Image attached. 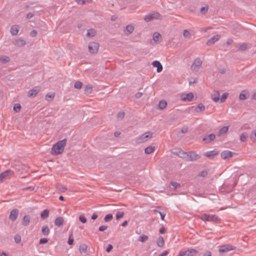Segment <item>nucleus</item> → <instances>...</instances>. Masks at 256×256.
<instances>
[{
	"label": "nucleus",
	"mask_w": 256,
	"mask_h": 256,
	"mask_svg": "<svg viewBox=\"0 0 256 256\" xmlns=\"http://www.w3.org/2000/svg\"><path fill=\"white\" fill-rule=\"evenodd\" d=\"M66 143V138L62 140L58 141L53 146L52 148L51 153L52 154L55 155L61 154L64 152Z\"/></svg>",
	"instance_id": "1"
},
{
	"label": "nucleus",
	"mask_w": 256,
	"mask_h": 256,
	"mask_svg": "<svg viewBox=\"0 0 256 256\" xmlns=\"http://www.w3.org/2000/svg\"><path fill=\"white\" fill-rule=\"evenodd\" d=\"M200 218L204 221L212 222H218L220 221V218L215 214H204L201 215Z\"/></svg>",
	"instance_id": "2"
},
{
	"label": "nucleus",
	"mask_w": 256,
	"mask_h": 256,
	"mask_svg": "<svg viewBox=\"0 0 256 256\" xmlns=\"http://www.w3.org/2000/svg\"><path fill=\"white\" fill-rule=\"evenodd\" d=\"M162 20V17L160 13L158 12H154L152 14H149L147 15H146L144 18V20L146 22H149L153 20Z\"/></svg>",
	"instance_id": "3"
},
{
	"label": "nucleus",
	"mask_w": 256,
	"mask_h": 256,
	"mask_svg": "<svg viewBox=\"0 0 256 256\" xmlns=\"http://www.w3.org/2000/svg\"><path fill=\"white\" fill-rule=\"evenodd\" d=\"M202 62L200 58H196L195 59L190 67L191 70L194 72L198 71L202 66Z\"/></svg>",
	"instance_id": "4"
},
{
	"label": "nucleus",
	"mask_w": 256,
	"mask_h": 256,
	"mask_svg": "<svg viewBox=\"0 0 256 256\" xmlns=\"http://www.w3.org/2000/svg\"><path fill=\"white\" fill-rule=\"evenodd\" d=\"M198 253V251L194 248L188 249L185 251H180L178 256H194Z\"/></svg>",
	"instance_id": "5"
},
{
	"label": "nucleus",
	"mask_w": 256,
	"mask_h": 256,
	"mask_svg": "<svg viewBox=\"0 0 256 256\" xmlns=\"http://www.w3.org/2000/svg\"><path fill=\"white\" fill-rule=\"evenodd\" d=\"M236 247L230 244H224L218 250V252L220 254L222 255V254L226 252L232 250H234Z\"/></svg>",
	"instance_id": "6"
},
{
	"label": "nucleus",
	"mask_w": 256,
	"mask_h": 256,
	"mask_svg": "<svg viewBox=\"0 0 256 256\" xmlns=\"http://www.w3.org/2000/svg\"><path fill=\"white\" fill-rule=\"evenodd\" d=\"M99 44L96 42H91L90 43L88 48L90 53L95 54L98 51Z\"/></svg>",
	"instance_id": "7"
},
{
	"label": "nucleus",
	"mask_w": 256,
	"mask_h": 256,
	"mask_svg": "<svg viewBox=\"0 0 256 256\" xmlns=\"http://www.w3.org/2000/svg\"><path fill=\"white\" fill-rule=\"evenodd\" d=\"M234 154H236L235 152L226 150L221 153V157L222 159L226 160L232 158Z\"/></svg>",
	"instance_id": "8"
},
{
	"label": "nucleus",
	"mask_w": 256,
	"mask_h": 256,
	"mask_svg": "<svg viewBox=\"0 0 256 256\" xmlns=\"http://www.w3.org/2000/svg\"><path fill=\"white\" fill-rule=\"evenodd\" d=\"M188 159L190 161H194L200 158V156L194 152H188L187 154Z\"/></svg>",
	"instance_id": "9"
},
{
	"label": "nucleus",
	"mask_w": 256,
	"mask_h": 256,
	"mask_svg": "<svg viewBox=\"0 0 256 256\" xmlns=\"http://www.w3.org/2000/svg\"><path fill=\"white\" fill-rule=\"evenodd\" d=\"M40 86H35L32 89L29 90L28 92V96L30 97H34L36 95L40 92Z\"/></svg>",
	"instance_id": "10"
},
{
	"label": "nucleus",
	"mask_w": 256,
	"mask_h": 256,
	"mask_svg": "<svg viewBox=\"0 0 256 256\" xmlns=\"http://www.w3.org/2000/svg\"><path fill=\"white\" fill-rule=\"evenodd\" d=\"M18 212V210L16 208L12 210L9 216L10 220L12 222H14L17 219Z\"/></svg>",
	"instance_id": "11"
},
{
	"label": "nucleus",
	"mask_w": 256,
	"mask_h": 256,
	"mask_svg": "<svg viewBox=\"0 0 256 256\" xmlns=\"http://www.w3.org/2000/svg\"><path fill=\"white\" fill-rule=\"evenodd\" d=\"M216 138L215 134H210L208 136H205L203 138L202 140L205 142L206 144H208L214 140Z\"/></svg>",
	"instance_id": "12"
},
{
	"label": "nucleus",
	"mask_w": 256,
	"mask_h": 256,
	"mask_svg": "<svg viewBox=\"0 0 256 256\" xmlns=\"http://www.w3.org/2000/svg\"><path fill=\"white\" fill-rule=\"evenodd\" d=\"M13 171L10 170H6L0 174L4 180L10 178L13 175Z\"/></svg>",
	"instance_id": "13"
},
{
	"label": "nucleus",
	"mask_w": 256,
	"mask_h": 256,
	"mask_svg": "<svg viewBox=\"0 0 256 256\" xmlns=\"http://www.w3.org/2000/svg\"><path fill=\"white\" fill-rule=\"evenodd\" d=\"M220 36L218 34H216V36H213L210 39L208 40L206 42V44L208 46H210L214 44L216 42L219 40Z\"/></svg>",
	"instance_id": "14"
},
{
	"label": "nucleus",
	"mask_w": 256,
	"mask_h": 256,
	"mask_svg": "<svg viewBox=\"0 0 256 256\" xmlns=\"http://www.w3.org/2000/svg\"><path fill=\"white\" fill-rule=\"evenodd\" d=\"M194 98V94L192 92L188 93L186 94L182 95V100L184 102H190L192 101Z\"/></svg>",
	"instance_id": "15"
},
{
	"label": "nucleus",
	"mask_w": 256,
	"mask_h": 256,
	"mask_svg": "<svg viewBox=\"0 0 256 256\" xmlns=\"http://www.w3.org/2000/svg\"><path fill=\"white\" fill-rule=\"evenodd\" d=\"M218 152L216 150H213L209 152H207L204 153V155L208 157V158L212 159L214 156L218 155Z\"/></svg>",
	"instance_id": "16"
},
{
	"label": "nucleus",
	"mask_w": 256,
	"mask_h": 256,
	"mask_svg": "<svg viewBox=\"0 0 256 256\" xmlns=\"http://www.w3.org/2000/svg\"><path fill=\"white\" fill-rule=\"evenodd\" d=\"M152 132H148L145 133L144 134L141 136L140 139L142 142H145L148 140V138H150L152 137Z\"/></svg>",
	"instance_id": "17"
},
{
	"label": "nucleus",
	"mask_w": 256,
	"mask_h": 256,
	"mask_svg": "<svg viewBox=\"0 0 256 256\" xmlns=\"http://www.w3.org/2000/svg\"><path fill=\"white\" fill-rule=\"evenodd\" d=\"M152 64L153 66L157 68L156 71L158 72H160L162 70V66L160 62L155 60L152 62Z\"/></svg>",
	"instance_id": "18"
},
{
	"label": "nucleus",
	"mask_w": 256,
	"mask_h": 256,
	"mask_svg": "<svg viewBox=\"0 0 256 256\" xmlns=\"http://www.w3.org/2000/svg\"><path fill=\"white\" fill-rule=\"evenodd\" d=\"M12 44L18 46H22L26 44L24 40L22 39H17L12 41Z\"/></svg>",
	"instance_id": "19"
},
{
	"label": "nucleus",
	"mask_w": 256,
	"mask_h": 256,
	"mask_svg": "<svg viewBox=\"0 0 256 256\" xmlns=\"http://www.w3.org/2000/svg\"><path fill=\"white\" fill-rule=\"evenodd\" d=\"M64 222V219L62 216H58L55 219L54 224L58 227L62 226Z\"/></svg>",
	"instance_id": "20"
},
{
	"label": "nucleus",
	"mask_w": 256,
	"mask_h": 256,
	"mask_svg": "<svg viewBox=\"0 0 256 256\" xmlns=\"http://www.w3.org/2000/svg\"><path fill=\"white\" fill-rule=\"evenodd\" d=\"M30 222V216L28 215H25L22 221V224L24 226H28Z\"/></svg>",
	"instance_id": "21"
},
{
	"label": "nucleus",
	"mask_w": 256,
	"mask_h": 256,
	"mask_svg": "<svg viewBox=\"0 0 256 256\" xmlns=\"http://www.w3.org/2000/svg\"><path fill=\"white\" fill-rule=\"evenodd\" d=\"M18 26L14 25L10 28V33L12 36H16L18 32Z\"/></svg>",
	"instance_id": "22"
},
{
	"label": "nucleus",
	"mask_w": 256,
	"mask_h": 256,
	"mask_svg": "<svg viewBox=\"0 0 256 256\" xmlns=\"http://www.w3.org/2000/svg\"><path fill=\"white\" fill-rule=\"evenodd\" d=\"M248 92L244 90H242L239 96V98L241 100H246L248 98Z\"/></svg>",
	"instance_id": "23"
},
{
	"label": "nucleus",
	"mask_w": 256,
	"mask_h": 256,
	"mask_svg": "<svg viewBox=\"0 0 256 256\" xmlns=\"http://www.w3.org/2000/svg\"><path fill=\"white\" fill-rule=\"evenodd\" d=\"M49 210L48 209H46L42 212L40 214V217L42 220H44L49 215Z\"/></svg>",
	"instance_id": "24"
},
{
	"label": "nucleus",
	"mask_w": 256,
	"mask_h": 256,
	"mask_svg": "<svg viewBox=\"0 0 256 256\" xmlns=\"http://www.w3.org/2000/svg\"><path fill=\"white\" fill-rule=\"evenodd\" d=\"M96 34V31L92 28L88 30L86 36L88 37H93Z\"/></svg>",
	"instance_id": "25"
},
{
	"label": "nucleus",
	"mask_w": 256,
	"mask_h": 256,
	"mask_svg": "<svg viewBox=\"0 0 256 256\" xmlns=\"http://www.w3.org/2000/svg\"><path fill=\"white\" fill-rule=\"evenodd\" d=\"M164 238L160 236L158 237V240H157V245L159 247H162L164 246Z\"/></svg>",
	"instance_id": "26"
},
{
	"label": "nucleus",
	"mask_w": 256,
	"mask_h": 256,
	"mask_svg": "<svg viewBox=\"0 0 256 256\" xmlns=\"http://www.w3.org/2000/svg\"><path fill=\"white\" fill-rule=\"evenodd\" d=\"M56 188L57 190L61 192H64L67 190L64 186L59 184L56 185Z\"/></svg>",
	"instance_id": "27"
},
{
	"label": "nucleus",
	"mask_w": 256,
	"mask_h": 256,
	"mask_svg": "<svg viewBox=\"0 0 256 256\" xmlns=\"http://www.w3.org/2000/svg\"><path fill=\"white\" fill-rule=\"evenodd\" d=\"M228 127L226 126H223L222 128L218 132V136H220L222 134H224L226 133L228 131Z\"/></svg>",
	"instance_id": "28"
},
{
	"label": "nucleus",
	"mask_w": 256,
	"mask_h": 256,
	"mask_svg": "<svg viewBox=\"0 0 256 256\" xmlns=\"http://www.w3.org/2000/svg\"><path fill=\"white\" fill-rule=\"evenodd\" d=\"M42 232L44 235L48 236L50 233V229L48 226H44L42 228Z\"/></svg>",
	"instance_id": "29"
},
{
	"label": "nucleus",
	"mask_w": 256,
	"mask_h": 256,
	"mask_svg": "<svg viewBox=\"0 0 256 256\" xmlns=\"http://www.w3.org/2000/svg\"><path fill=\"white\" fill-rule=\"evenodd\" d=\"M220 94L218 92H217L216 94H214L212 96V100L216 102H218L220 100Z\"/></svg>",
	"instance_id": "30"
},
{
	"label": "nucleus",
	"mask_w": 256,
	"mask_h": 256,
	"mask_svg": "<svg viewBox=\"0 0 256 256\" xmlns=\"http://www.w3.org/2000/svg\"><path fill=\"white\" fill-rule=\"evenodd\" d=\"M167 106V102L164 100H160L158 104V106L160 109L162 110L164 108Z\"/></svg>",
	"instance_id": "31"
},
{
	"label": "nucleus",
	"mask_w": 256,
	"mask_h": 256,
	"mask_svg": "<svg viewBox=\"0 0 256 256\" xmlns=\"http://www.w3.org/2000/svg\"><path fill=\"white\" fill-rule=\"evenodd\" d=\"M88 246L86 244H82L80 245L79 248V250L80 252H86L87 251Z\"/></svg>",
	"instance_id": "32"
},
{
	"label": "nucleus",
	"mask_w": 256,
	"mask_h": 256,
	"mask_svg": "<svg viewBox=\"0 0 256 256\" xmlns=\"http://www.w3.org/2000/svg\"><path fill=\"white\" fill-rule=\"evenodd\" d=\"M161 38V35L158 32H155L153 35V40L155 42H158L159 38Z\"/></svg>",
	"instance_id": "33"
},
{
	"label": "nucleus",
	"mask_w": 256,
	"mask_h": 256,
	"mask_svg": "<svg viewBox=\"0 0 256 256\" xmlns=\"http://www.w3.org/2000/svg\"><path fill=\"white\" fill-rule=\"evenodd\" d=\"M126 30L128 32V34H130L133 32L134 30V27L131 24L128 25L126 27Z\"/></svg>",
	"instance_id": "34"
},
{
	"label": "nucleus",
	"mask_w": 256,
	"mask_h": 256,
	"mask_svg": "<svg viewBox=\"0 0 256 256\" xmlns=\"http://www.w3.org/2000/svg\"><path fill=\"white\" fill-rule=\"evenodd\" d=\"M0 60L1 62H4V63L8 62L10 60V58L8 56H2L0 58Z\"/></svg>",
	"instance_id": "35"
},
{
	"label": "nucleus",
	"mask_w": 256,
	"mask_h": 256,
	"mask_svg": "<svg viewBox=\"0 0 256 256\" xmlns=\"http://www.w3.org/2000/svg\"><path fill=\"white\" fill-rule=\"evenodd\" d=\"M154 147L148 146L144 150V152L146 154H150L154 151Z\"/></svg>",
	"instance_id": "36"
},
{
	"label": "nucleus",
	"mask_w": 256,
	"mask_h": 256,
	"mask_svg": "<svg viewBox=\"0 0 256 256\" xmlns=\"http://www.w3.org/2000/svg\"><path fill=\"white\" fill-rule=\"evenodd\" d=\"M248 137V135L246 132L242 133L240 136V140L242 142H244L246 140Z\"/></svg>",
	"instance_id": "37"
},
{
	"label": "nucleus",
	"mask_w": 256,
	"mask_h": 256,
	"mask_svg": "<svg viewBox=\"0 0 256 256\" xmlns=\"http://www.w3.org/2000/svg\"><path fill=\"white\" fill-rule=\"evenodd\" d=\"M205 110V106L202 104H200L196 108V110L197 112L204 111Z\"/></svg>",
	"instance_id": "38"
},
{
	"label": "nucleus",
	"mask_w": 256,
	"mask_h": 256,
	"mask_svg": "<svg viewBox=\"0 0 256 256\" xmlns=\"http://www.w3.org/2000/svg\"><path fill=\"white\" fill-rule=\"evenodd\" d=\"M14 110L16 112H18L21 109V106L20 104H15L13 108Z\"/></svg>",
	"instance_id": "39"
},
{
	"label": "nucleus",
	"mask_w": 256,
	"mask_h": 256,
	"mask_svg": "<svg viewBox=\"0 0 256 256\" xmlns=\"http://www.w3.org/2000/svg\"><path fill=\"white\" fill-rule=\"evenodd\" d=\"M113 218L112 214H106L104 218V220L105 222H108L110 221Z\"/></svg>",
	"instance_id": "40"
},
{
	"label": "nucleus",
	"mask_w": 256,
	"mask_h": 256,
	"mask_svg": "<svg viewBox=\"0 0 256 256\" xmlns=\"http://www.w3.org/2000/svg\"><path fill=\"white\" fill-rule=\"evenodd\" d=\"M208 5H206L200 8V12L202 14H204L208 12Z\"/></svg>",
	"instance_id": "41"
},
{
	"label": "nucleus",
	"mask_w": 256,
	"mask_h": 256,
	"mask_svg": "<svg viewBox=\"0 0 256 256\" xmlns=\"http://www.w3.org/2000/svg\"><path fill=\"white\" fill-rule=\"evenodd\" d=\"M183 36L185 38H190L191 34L188 30H184L183 32Z\"/></svg>",
	"instance_id": "42"
},
{
	"label": "nucleus",
	"mask_w": 256,
	"mask_h": 256,
	"mask_svg": "<svg viewBox=\"0 0 256 256\" xmlns=\"http://www.w3.org/2000/svg\"><path fill=\"white\" fill-rule=\"evenodd\" d=\"M148 236L143 234L139 238L138 240L142 242H144L147 240H148Z\"/></svg>",
	"instance_id": "43"
},
{
	"label": "nucleus",
	"mask_w": 256,
	"mask_h": 256,
	"mask_svg": "<svg viewBox=\"0 0 256 256\" xmlns=\"http://www.w3.org/2000/svg\"><path fill=\"white\" fill-rule=\"evenodd\" d=\"M124 214V212H118L116 214V219L118 220L119 219L122 218Z\"/></svg>",
	"instance_id": "44"
},
{
	"label": "nucleus",
	"mask_w": 256,
	"mask_h": 256,
	"mask_svg": "<svg viewBox=\"0 0 256 256\" xmlns=\"http://www.w3.org/2000/svg\"><path fill=\"white\" fill-rule=\"evenodd\" d=\"M248 48L247 44L246 43H243L238 48V50L240 51H244L246 50Z\"/></svg>",
	"instance_id": "45"
},
{
	"label": "nucleus",
	"mask_w": 256,
	"mask_h": 256,
	"mask_svg": "<svg viewBox=\"0 0 256 256\" xmlns=\"http://www.w3.org/2000/svg\"><path fill=\"white\" fill-rule=\"evenodd\" d=\"M228 92L224 93L220 98V102H224L226 100V98H228Z\"/></svg>",
	"instance_id": "46"
},
{
	"label": "nucleus",
	"mask_w": 256,
	"mask_h": 256,
	"mask_svg": "<svg viewBox=\"0 0 256 256\" xmlns=\"http://www.w3.org/2000/svg\"><path fill=\"white\" fill-rule=\"evenodd\" d=\"M85 92L87 93L90 94L92 90V86L90 85H87L85 87Z\"/></svg>",
	"instance_id": "47"
},
{
	"label": "nucleus",
	"mask_w": 256,
	"mask_h": 256,
	"mask_svg": "<svg viewBox=\"0 0 256 256\" xmlns=\"http://www.w3.org/2000/svg\"><path fill=\"white\" fill-rule=\"evenodd\" d=\"M82 82H80V81H77L75 82L74 87L76 88L80 89L82 88Z\"/></svg>",
	"instance_id": "48"
},
{
	"label": "nucleus",
	"mask_w": 256,
	"mask_h": 256,
	"mask_svg": "<svg viewBox=\"0 0 256 256\" xmlns=\"http://www.w3.org/2000/svg\"><path fill=\"white\" fill-rule=\"evenodd\" d=\"M170 184H171L172 186H174V189H177L180 187V184L177 182H171Z\"/></svg>",
	"instance_id": "49"
},
{
	"label": "nucleus",
	"mask_w": 256,
	"mask_h": 256,
	"mask_svg": "<svg viewBox=\"0 0 256 256\" xmlns=\"http://www.w3.org/2000/svg\"><path fill=\"white\" fill-rule=\"evenodd\" d=\"M54 97V94H48L46 96V100H53Z\"/></svg>",
	"instance_id": "50"
},
{
	"label": "nucleus",
	"mask_w": 256,
	"mask_h": 256,
	"mask_svg": "<svg viewBox=\"0 0 256 256\" xmlns=\"http://www.w3.org/2000/svg\"><path fill=\"white\" fill-rule=\"evenodd\" d=\"M79 220L82 222V223H86L87 221V220L86 218L83 216V215H80L79 216Z\"/></svg>",
	"instance_id": "51"
},
{
	"label": "nucleus",
	"mask_w": 256,
	"mask_h": 256,
	"mask_svg": "<svg viewBox=\"0 0 256 256\" xmlns=\"http://www.w3.org/2000/svg\"><path fill=\"white\" fill-rule=\"evenodd\" d=\"M250 138L254 142L256 140V130L252 132Z\"/></svg>",
	"instance_id": "52"
},
{
	"label": "nucleus",
	"mask_w": 256,
	"mask_h": 256,
	"mask_svg": "<svg viewBox=\"0 0 256 256\" xmlns=\"http://www.w3.org/2000/svg\"><path fill=\"white\" fill-rule=\"evenodd\" d=\"M14 241L16 243L18 244L21 241V237L19 235H16L14 236Z\"/></svg>",
	"instance_id": "53"
},
{
	"label": "nucleus",
	"mask_w": 256,
	"mask_h": 256,
	"mask_svg": "<svg viewBox=\"0 0 256 256\" xmlns=\"http://www.w3.org/2000/svg\"><path fill=\"white\" fill-rule=\"evenodd\" d=\"M124 116V112H120L117 114V118H118L122 119Z\"/></svg>",
	"instance_id": "54"
},
{
	"label": "nucleus",
	"mask_w": 256,
	"mask_h": 256,
	"mask_svg": "<svg viewBox=\"0 0 256 256\" xmlns=\"http://www.w3.org/2000/svg\"><path fill=\"white\" fill-rule=\"evenodd\" d=\"M207 174H208V172L206 170H202L199 174L198 176H202V177H205L207 176Z\"/></svg>",
	"instance_id": "55"
},
{
	"label": "nucleus",
	"mask_w": 256,
	"mask_h": 256,
	"mask_svg": "<svg viewBox=\"0 0 256 256\" xmlns=\"http://www.w3.org/2000/svg\"><path fill=\"white\" fill-rule=\"evenodd\" d=\"M48 242V240L46 238H40L39 241V244H44L47 243Z\"/></svg>",
	"instance_id": "56"
},
{
	"label": "nucleus",
	"mask_w": 256,
	"mask_h": 256,
	"mask_svg": "<svg viewBox=\"0 0 256 256\" xmlns=\"http://www.w3.org/2000/svg\"><path fill=\"white\" fill-rule=\"evenodd\" d=\"M107 228H108L107 226L103 225V226H100L99 227L98 230H100V232H103V231L106 230Z\"/></svg>",
	"instance_id": "57"
},
{
	"label": "nucleus",
	"mask_w": 256,
	"mask_h": 256,
	"mask_svg": "<svg viewBox=\"0 0 256 256\" xmlns=\"http://www.w3.org/2000/svg\"><path fill=\"white\" fill-rule=\"evenodd\" d=\"M188 127L186 126H184L182 128L181 130V132L182 134H186L188 132Z\"/></svg>",
	"instance_id": "58"
},
{
	"label": "nucleus",
	"mask_w": 256,
	"mask_h": 256,
	"mask_svg": "<svg viewBox=\"0 0 256 256\" xmlns=\"http://www.w3.org/2000/svg\"><path fill=\"white\" fill-rule=\"evenodd\" d=\"M112 248L113 246L112 244H108L106 248V252H110L112 250Z\"/></svg>",
	"instance_id": "59"
},
{
	"label": "nucleus",
	"mask_w": 256,
	"mask_h": 256,
	"mask_svg": "<svg viewBox=\"0 0 256 256\" xmlns=\"http://www.w3.org/2000/svg\"><path fill=\"white\" fill-rule=\"evenodd\" d=\"M37 34V32L35 30H32L30 33V36L32 37H35Z\"/></svg>",
	"instance_id": "60"
},
{
	"label": "nucleus",
	"mask_w": 256,
	"mask_h": 256,
	"mask_svg": "<svg viewBox=\"0 0 256 256\" xmlns=\"http://www.w3.org/2000/svg\"><path fill=\"white\" fill-rule=\"evenodd\" d=\"M180 157L184 158L186 156H187L188 152H184V151H180Z\"/></svg>",
	"instance_id": "61"
},
{
	"label": "nucleus",
	"mask_w": 256,
	"mask_h": 256,
	"mask_svg": "<svg viewBox=\"0 0 256 256\" xmlns=\"http://www.w3.org/2000/svg\"><path fill=\"white\" fill-rule=\"evenodd\" d=\"M34 14H32V13L31 12H28L26 16V18L27 19H30L31 18H32L34 16Z\"/></svg>",
	"instance_id": "62"
},
{
	"label": "nucleus",
	"mask_w": 256,
	"mask_h": 256,
	"mask_svg": "<svg viewBox=\"0 0 256 256\" xmlns=\"http://www.w3.org/2000/svg\"><path fill=\"white\" fill-rule=\"evenodd\" d=\"M168 252L167 250L164 251L162 254H160L158 256H166L168 254Z\"/></svg>",
	"instance_id": "63"
},
{
	"label": "nucleus",
	"mask_w": 256,
	"mask_h": 256,
	"mask_svg": "<svg viewBox=\"0 0 256 256\" xmlns=\"http://www.w3.org/2000/svg\"><path fill=\"white\" fill-rule=\"evenodd\" d=\"M202 256H212V254L210 251H206L204 253Z\"/></svg>",
	"instance_id": "64"
}]
</instances>
